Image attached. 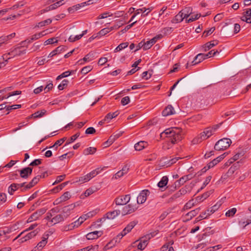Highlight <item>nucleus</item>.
Instances as JSON below:
<instances>
[{"mask_svg":"<svg viewBox=\"0 0 251 251\" xmlns=\"http://www.w3.org/2000/svg\"><path fill=\"white\" fill-rule=\"evenodd\" d=\"M164 135H166L170 138L171 142L174 144L181 140L183 134L181 128L174 127L166 129L160 134L161 137Z\"/></svg>","mask_w":251,"mask_h":251,"instance_id":"obj_1","label":"nucleus"},{"mask_svg":"<svg viewBox=\"0 0 251 251\" xmlns=\"http://www.w3.org/2000/svg\"><path fill=\"white\" fill-rule=\"evenodd\" d=\"M29 43L30 40H28L27 42L26 40L22 42L20 46L17 47L13 49H12L7 54H4L2 56V60L5 59V62H7V60L11 58L25 54L26 51V49L25 48L26 46V45L27 43Z\"/></svg>","mask_w":251,"mask_h":251,"instance_id":"obj_2","label":"nucleus"},{"mask_svg":"<svg viewBox=\"0 0 251 251\" xmlns=\"http://www.w3.org/2000/svg\"><path fill=\"white\" fill-rule=\"evenodd\" d=\"M231 144V141L229 138H223L219 140L215 144L214 149L216 151L225 150Z\"/></svg>","mask_w":251,"mask_h":251,"instance_id":"obj_3","label":"nucleus"},{"mask_svg":"<svg viewBox=\"0 0 251 251\" xmlns=\"http://www.w3.org/2000/svg\"><path fill=\"white\" fill-rule=\"evenodd\" d=\"M19 187H23V190H25L30 189L31 188V182H30L26 185H25V183H22L21 184L12 183L8 188V193L10 195H13L14 192H15Z\"/></svg>","mask_w":251,"mask_h":251,"instance_id":"obj_4","label":"nucleus"},{"mask_svg":"<svg viewBox=\"0 0 251 251\" xmlns=\"http://www.w3.org/2000/svg\"><path fill=\"white\" fill-rule=\"evenodd\" d=\"M100 172V170L99 168H97L94 170H93L90 173L87 174V175L80 177L79 178L78 180H77V182H80L81 183H83L85 182H87L89 181L91 179L96 176L97 175H98Z\"/></svg>","mask_w":251,"mask_h":251,"instance_id":"obj_5","label":"nucleus"},{"mask_svg":"<svg viewBox=\"0 0 251 251\" xmlns=\"http://www.w3.org/2000/svg\"><path fill=\"white\" fill-rule=\"evenodd\" d=\"M126 234H124L123 231L120 232L119 234H118L116 237H115L113 240H112L110 242L107 243L104 247L103 250L104 251H106L112 248L113 247L115 246L116 243H119L120 242L121 239Z\"/></svg>","mask_w":251,"mask_h":251,"instance_id":"obj_6","label":"nucleus"},{"mask_svg":"<svg viewBox=\"0 0 251 251\" xmlns=\"http://www.w3.org/2000/svg\"><path fill=\"white\" fill-rule=\"evenodd\" d=\"M137 209L136 205H133L132 204H129L124 206L122 210L121 213L122 215H126L131 214L135 212Z\"/></svg>","mask_w":251,"mask_h":251,"instance_id":"obj_7","label":"nucleus"},{"mask_svg":"<svg viewBox=\"0 0 251 251\" xmlns=\"http://www.w3.org/2000/svg\"><path fill=\"white\" fill-rule=\"evenodd\" d=\"M130 200V195H126L116 198L115 202L116 204L118 205H125Z\"/></svg>","mask_w":251,"mask_h":251,"instance_id":"obj_8","label":"nucleus"},{"mask_svg":"<svg viewBox=\"0 0 251 251\" xmlns=\"http://www.w3.org/2000/svg\"><path fill=\"white\" fill-rule=\"evenodd\" d=\"M149 194L150 191L148 190H142L137 198V203H144L146 201L147 196H148Z\"/></svg>","mask_w":251,"mask_h":251,"instance_id":"obj_9","label":"nucleus"},{"mask_svg":"<svg viewBox=\"0 0 251 251\" xmlns=\"http://www.w3.org/2000/svg\"><path fill=\"white\" fill-rule=\"evenodd\" d=\"M151 237H153V235L148 234L142 237L138 245V249L141 250H144L148 245V241Z\"/></svg>","mask_w":251,"mask_h":251,"instance_id":"obj_10","label":"nucleus"},{"mask_svg":"<svg viewBox=\"0 0 251 251\" xmlns=\"http://www.w3.org/2000/svg\"><path fill=\"white\" fill-rule=\"evenodd\" d=\"M120 213L121 211L119 210H115L112 211L108 212L106 214L105 217H104L100 219V221H104L106 218L110 220L113 219L118 215H119L120 214Z\"/></svg>","mask_w":251,"mask_h":251,"instance_id":"obj_11","label":"nucleus"},{"mask_svg":"<svg viewBox=\"0 0 251 251\" xmlns=\"http://www.w3.org/2000/svg\"><path fill=\"white\" fill-rule=\"evenodd\" d=\"M75 205L74 204H71L64 206L62 209V215L66 219L71 213L72 211L75 208Z\"/></svg>","mask_w":251,"mask_h":251,"instance_id":"obj_12","label":"nucleus"},{"mask_svg":"<svg viewBox=\"0 0 251 251\" xmlns=\"http://www.w3.org/2000/svg\"><path fill=\"white\" fill-rule=\"evenodd\" d=\"M212 130L211 127L205 128L204 130L201 133V140L206 139L213 135L214 133Z\"/></svg>","mask_w":251,"mask_h":251,"instance_id":"obj_13","label":"nucleus"},{"mask_svg":"<svg viewBox=\"0 0 251 251\" xmlns=\"http://www.w3.org/2000/svg\"><path fill=\"white\" fill-rule=\"evenodd\" d=\"M192 178L193 176L190 174L183 176L175 182V186L176 187H179L180 185H183L187 181L191 179Z\"/></svg>","mask_w":251,"mask_h":251,"instance_id":"obj_14","label":"nucleus"},{"mask_svg":"<svg viewBox=\"0 0 251 251\" xmlns=\"http://www.w3.org/2000/svg\"><path fill=\"white\" fill-rule=\"evenodd\" d=\"M25 232H26V230L21 232V234H19L17 237V238H16L15 239V240L17 239V238H18L19 237H20L21 236H22L21 238H20L19 239V241L20 243H23V242H25V241L29 240L30 239H31V232H29V233L25 234Z\"/></svg>","mask_w":251,"mask_h":251,"instance_id":"obj_15","label":"nucleus"},{"mask_svg":"<svg viewBox=\"0 0 251 251\" xmlns=\"http://www.w3.org/2000/svg\"><path fill=\"white\" fill-rule=\"evenodd\" d=\"M102 234V232L101 231H94L88 233L86 235V237L88 240H93L98 238L101 236Z\"/></svg>","mask_w":251,"mask_h":251,"instance_id":"obj_16","label":"nucleus"},{"mask_svg":"<svg viewBox=\"0 0 251 251\" xmlns=\"http://www.w3.org/2000/svg\"><path fill=\"white\" fill-rule=\"evenodd\" d=\"M226 156V153H224L223 154L217 157L216 158L213 159L212 161L209 162L207 164L208 169L213 167L217 163L220 162L222 159H223Z\"/></svg>","mask_w":251,"mask_h":251,"instance_id":"obj_17","label":"nucleus"},{"mask_svg":"<svg viewBox=\"0 0 251 251\" xmlns=\"http://www.w3.org/2000/svg\"><path fill=\"white\" fill-rule=\"evenodd\" d=\"M175 113V111L174 108L171 105H168L162 112V114L163 116H168L174 114Z\"/></svg>","mask_w":251,"mask_h":251,"instance_id":"obj_18","label":"nucleus"},{"mask_svg":"<svg viewBox=\"0 0 251 251\" xmlns=\"http://www.w3.org/2000/svg\"><path fill=\"white\" fill-rule=\"evenodd\" d=\"M205 59L204 53H199L195 56L194 60L192 62V65H195Z\"/></svg>","mask_w":251,"mask_h":251,"instance_id":"obj_19","label":"nucleus"},{"mask_svg":"<svg viewBox=\"0 0 251 251\" xmlns=\"http://www.w3.org/2000/svg\"><path fill=\"white\" fill-rule=\"evenodd\" d=\"M65 48L66 47L64 46H60L58 47L57 48L55 49V50L52 51L49 54L48 57H52L57 54L61 53L62 52L65 50Z\"/></svg>","mask_w":251,"mask_h":251,"instance_id":"obj_20","label":"nucleus"},{"mask_svg":"<svg viewBox=\"0 0 251 251\" xmlns=\"http://www.w3.org/2000/svg\"><path fill=\"white\" fill-rule=\"evenodd\" d=\"M137 222L135 221H132L130 222L126 226L123 230V233L125 234H127L129 233L132 229L136 225Z\"/></svg>","mask_w":251,"mask_h":251,"instance_id":"obj_21","label":"nucleus"},{"mask_svg":"<svg viewBox=\"0 0 251 251\" xmlns=\"http://www.w3.org/2000/svg\"><path fill=\"white\" fill-rule=\"evenodd\" d=\"M47 113V111L45 109H42L38 110L35 113L32 114V119H39L44 117Z\"/></svg>","mask_w":251,"mask_h":251,"instance_id":"obj_22","label":"nucleus"},{"mask_svg":"<svg viewBox=\"0 0 251 251\" xmlns=\"http://www.w3.org/2000/svg\"><path fill=\"white\" fill-rule=\"evenodd\" d=\"M20 176L23 178H26L28 174H31V168L26 167L21 170L20 171Z\"/></svg>","mask_w":251,"mask_h":251,"instance_id":"obj_23","label":"nucleus"},{"mask_svg":"<svg viewBox=\"0 0 251 251\" xmlns=\"http://www.w3.org/2000/svg\"><path fill=\"white\" fill-rule=\"evenodd\" d=\"M94 57V53L89 52L88 54L86 55L85 56V57L82 59L79 60L78 61V62L80 64H83L82 61H83V62H88V61H91V60L93 59Z\"/></svg>","mask_w":251,"mask_h":251,"instance_id":"obj_24","label":"nucleus"},{"mask_svg":"<svg viewBox=\"0 0 251 251\" xmlns=\"http://www.w3.org/2000/svg\"><path fill=\"white\" fill-rule=\"evenodd\" d=\"M148 146V143L145 141H140L134 145L135 150L138 151H141Z\"/></svg>","mask_w":251,"mask_h":251,"instance_id":"obj_25","label":"nucleus"},{"mask_svg":"<svg viewBox=\"0 0 251 251\" xmlns=\"http://www.w3.org/2000/svg\"><path fill=\"white\" fill-rule=\"evenodd\" d=\"M216 43H214V42L212 43V42H207L202 46V49L203 51H207L211 49L213 47L215 46L218 44L217 41H215Z\"/></svg>","mask_w":251,"mask_h":251,"instance_id":"obj_26","label":"nucleus"},{"mask_svg":"<svg viewBox=\"0 0 251 251\" xmlns=\"http://www.w3.org/2000/svg\"><path fill=\"white\" fill-rule=\"evenodd\" d=\"M65 219V218L63 215L58 214L51 218V222L53 224H56L63 221Z\"/></svg>","mask_w":251,"mask_h":251,"instance_id":"obj_27","label":"nucleus"},{"mask_svg":"<svg viewBox=\"0 0 251 251\" xmlns=\"http://www.w3.org/2000/svg\"><path fill=\"white\" fill-rule=\"evenodd\" d=\"M119 114V112L118 111H116L113 113H109L105 116L104 121H106V123H108L111 119L116 117Z\"/></svg>","mask_w":251,"mask_h":251,"instance_id":"obj_28","label":"nucleus"},{"mask_svg":"<svg viewBox=\"0 0 251 251\" xmlns=\"http://www.w3.org/2000/svg\"><path fill=\"white\" fill-rule=\"evenodd\" d=\"M46 211L45 208H42L35 212L32 214V221L37 220L40 216L45 213Z\"/></svg>","mask_w":251,"mask_h":251,"instance_id":"obj_29","label":"nucleus"},{"mask_svg":"<svg viewBox=\"0 0 251 251\" xmlns=\"http://www.w3.org/2000/svg\"><path fill=\"white\" fill-rule=\"evenodd\" d=\"M184 19L185 18L183 16L182 12H179L172 20V22L173 23H178L182 22Z\"/></svg>","mask_w":251,"mask_h":251,"instance_id":"obj_30","label":"nucleus"},{"mask_svg":"<svg viewBox=\"0 0 251 251\" xmlns=\"http://www.w3.org/2000/svg\"><path fill=\"white\" fill-rule=\"evenodd\" d=\"M168 178L166 176H164L162 177L160 181L158 183V186L161 188L165 187L168 183Z\"/></svg>","mask_w":251,"mask_h":251,"instance_id":"obj_31","label":"nucleus"},{"mask_svg":"<svg viewBox=\"0 0 251 251\" xmlns=\"http://www.w3.org/2000/svg\"><path fill=\"white\" fill-rule=\"evenodd\" d=\"M80 136V133L79 132L76 133L75 135H73L70 137V139H69L67 142H66L64 146V147L67 146V145H69L70 144L75 142V140Z\"/></svg>","mask_w":251,"mask_h":251,"instance_id":"obj_32","label":"nucleus"},{"mask_svg":"<svg viewBox=\"0 0 251 251\" xmlns=\"http://www.w3.org/2000/svg\"><path fill=\"white\" fill-rule=\"evenodd\" d=\"M97 149L94 147H89L83 151V154L85 155L93 154L96 152Z\"/></svg>","mask_w":251,"mask_h":251,"instance_id":"obj_33","label":"nucleus"},{"mask_svg":"<svg viewBox=\"0 0 251 251\" xmlns=\"http://www.w3.org/2000/svg\"><path fill=\"white\" fill-rule=\"evenodd\" d=\"M153 7H150L148 8H147L146 7H143L142 8L138 9V11L147 12L146 14L141 15V16L142 17H145L149 15V14L153 10Z\"/></svg>","mask_w":251,"mask_h":251,"instance_id":"obj_34","label":"nucleus"},{"mask_svg":"<svg viewBox=\"0 0 251 251\" xmlns=\"http://www.w3.org/2000/svg\"><path fill=\"white\" fill-rule=\"evenodd\" d=\"M153 7H150L148 8H147L146 7H143L142 8L138 9V11L147 12L146 14L141 15V16L142 17H145L149 15V14L153 10Z\"/></svg>","mask_w":251,"mask_h":251,"instance_id":"obj_35","label":"nucleus"},{"mask_svg":"<svg viewBox=\"0 0 251 251\" xmlns=\"http://www.w3.org/2000/svg\"><path fill=\"white\" fill-rule=\"evenodd\" d=\"M200 209H201L200 207H199L194 210H193L190 211L189 212H188L186 214V216H188V217H189L190 219H192L193 217H195L199 213V212L200 211Z\"/></svg>","mask_w":251,"mask_h":251,"instance_id":"obj_36","label":"nucleus"},{"mask_svg":"<svg viewBox=\"0 0 251 251\" xmlns=\"http://www.w3.org/2000/svg\"><path fill=\"white\" fill-rule=\"evenodd\" d=\"M65 0H58L52 4H51V7H50V9H52V10H54L56 9L57 8L59 7V6L63 5L65 3Z\"/></svg>","mask_w":251,"mask_h":251,"instance_id":"obj_37","label":"nucleus"},{"mask_svg":"<svg viewBox=\"0 0 251 251\" xmlns=\"http://www.w3.org/2000/svg\"><path fill=\"white\" fill-rule=\"evenodd\" d=\"M191 8L190 7H185L183 9H182L181 11H180V12H182L183 16L185 18L187 19V18L191 14V12H190Z\"/></svg>","mask_w":251,"mask_h":251,"instance_id":"obj_38","label":"nucleus"},{"mask_svg":"<svg viewBox=\"0 0 251 251\" xmlns=\"http://www.w3.org/2000/svg\"><path fill=\"white\" fill-rule=\"evenodd\" d=\"M196 201L194 199L190 200L185 205L184 208L186 209H190L192 207L196 205Z\"/></svg>","mask_w":251,"mask_h":251,"instance_id":"obj_39","label":"nucleus"},{"mask_svg":"<svg viewBox=\"0 0 251 251\" xmlns=\"http://www.w3.org/2000/svg\"><path fill=\"white\" fill-rule=\"evenodd\" d=\"M67 139V138L64 137L61 138L58 140H57L55 144L52 146L50 147V148H55V149H57V146H60L62 145Z\"/></svg>","mask_w":251,"mask_h":251,"instance_id":"obj_40","label":"nucleus"},{"mask_svg":"<svg viewBox=\"0 0 251 251\" xmlns=\"http://www.w3.org/2000/svg\"><path fill=\"white\" fill-rule=\"evenodd\" d=\"M21 91H15L14 92H10L8 94L7 96H3L1 98V100H3L5 99H7L10 97L13 96L15 95H20L21 94Z\"/></svg>","mask_w":251,"mask_h":251,"instance_id":"obj_41","label":"nucleus"},{"mask_svg":"<svg viewBox=\"0 0 251 251\" xmlns=\"http://www.w3.org/2000/svg\"><path fill=\"white\" fill-rule=\"evenodd\" d=\"M236 211H237V209L236 208H232L228 210L226 213L225 215L226 217H233L235 215Z\"/></svg>","mask_w":251,"mask_h":251,"instance_id":"obj_42","label":"nucleus"},{"mask_svg":"<svg viewBox=\"0 0 251 251\" xmlns=\"http://www.w3.org/2000/svg\"><path fill=\"white\" fill-rule=\"evenodd\" d=\"M69 83V81L67 79H64L62 80L61 83L58 86V89L59 90H62L66 87Z\"/></svg>","mask_w":251,"mask_h":251,"instance_id":"obj_43","label":"nucleus"},{"mask_svg":"<svg viewBox=\"0 0 251 251\" xmlns=\"http://www.w3.org/2000/svg\"><path fill=\"white\" fill-rule=\"evenodd\" d=\"M109 32H110V31H109V29H108V27L104 28L102 29L101 30H100L97 33V36L101 37V36H104V35H106V34H107L108 33H109Z\"/></svg>","mask_w":251,"mask_h":251,"instance_id":"obj_44","label":"nucleus"},{"mask_svg":"<svg viewBox=\"0 0 251 251\" xmlns=\"http://www.w3.org/2000/svg\"><path fill=\"white\" fill-rule=\"evenodd\" d=\"M71 197L69 192H65L62 196L60 197V200L63 201H65L69 200Z\"/></svg>","mask_w":251,"mask_h":251,"instance_id":"obj_45","label":"nucleus"},{"mask_svg":"<svg viewBox=\"0 0 251 251\" xmlns=\"http://www.w3.org/2000/svg\"><path fill=\"white\" fill-rule=\"evenodd\" d=\"M93 216V214L92 212H89L85 215H83L80 216L79 219L83 223L85 220H86L88 218L92 217Z\"/></svg>","mask_w":251,"mask_h":251,"instance_id":"obj_46","label":"nucleus"},{"mask_svg":"<svg viewBox=\"0 0 251 251\" xmlns=\"http://www.w3.org/2000/svg\"><path fill=\"white\" fill-rule=\"evenodd\" d=\"M212 212L210 211L209 208L207 209L204 212L201 214V217L203 218L204 219L207 218L210 215L212 214Z\"/></svg>","mask_w":251,"mask_h":251,"instance_id":"obj_47","label":"nucleus"},{"mask_svg":"<svg viewBox=\"0 0 251 251\" xmlns=\"http://www.w3.org/2000/svg\"><path fill=\"white\" fill-rule=\"evenodd\" d=\"M221 205V202H218L217 203H216L214 205L209 208V209L210 210V211L213 214L214 212H215L216 211H217Z\"/></svg>","mask_w":251,"mask_h":251,"instance_id":"obj_48","label":"nucleus"},{"mask_svg":"<svg viewBox=\"0 0 251 251\" xmlns=\"http://www.w3.org/2000/svg\"><path fill=\"white\" fill-rule=\"evenodd\" d=\"M219 51L218 50L215 51L214 50H211L209 52H208L207 53L205 54L204 56L206 58V59L209 58L211 57L212 56L216 55L217 54H219Z\"/></svg>","mask_w":251,"mask_h":251,"instance_id":"obj_49","label":"nucleus"},{"mask_svg":"<svg viewBox=\"0 0 251 251\" xmlns=\"http://www.w3.org/2000/svg\"><path fill=\"white\" fill-rule=\"evenodd\" d=\"M201 17L200 14H197L195 15H192L189 19H186V23H190L198 19Z\"/></svg>","mask_w":251,"mask_h":251,"instance_id":"obj_50","label":"nucleus"},{"mask_svg":"<svg viewBox=\"0 0 251 251\" xmlns=\"http://www.w3.org/2000/svg\"><path fill=\"white\" fill-rule=\"evenodd\" d=\"M47 243V241L46 240V239L44 238L41 241L38 243V244H37V246L35 248V249L37 248V249H41L43 247H44L46 245Z\"/></svg>","mask_w":251,"mask_h":251,"instance_id":"obj_51","label":"nucleus"},{"mask_svg":"<svg viewBox=\"0 0 251 251\" xmlns=\"http://www.w3.org/2000/svg\"><path fill=\"white\" fill-rule=\"evenodd\" d=\"M119 136L120 135L118 134L110 136L108 139L109 145H111L115 141V140L119 138Z\"/></svg>","mask_w":251,"mask_h":251,"instance_id":"obj_52","label":"nucleus"},{"mask_svg":"<svg viewBox=\"0 0 251 251\" xmlns=\"http://www.w3.org/2000/svg\"><path fill=\"white\" fill-rule=\"evenodd\" d=\"M57 41H58V40L56 39V38H51L48 39L44 42V45L46 46V45H48L49 44H53L55 43H57Z\"/></svg>","mask_w":251,"mask_h":251,"instance_id":"obj_53","label":"nucleus"},{"mask_svg":"<svg viewBox=\"0 0 251 251\" xmlns=\"http://www.w3.org/2000/svg\"><path fill=\"white\" fill-rule=\"evenodd\" d=\"M180 158V157H175L171 159L166 161L165 163L168 165V166L173 165L177 161H178Z\"/></svg>","mask_w":251,"mask_h":251,"instance_id":"obj_54","label":"nucleus"},{"mask_svg":"<svg viewBox=\"0 0 251 251\" xmlns=\"http://www.w3.org/2000/svg\"><path fill=\"white\" fill-rule=\"evenodd\" d=\"M212 178V176H208L205 178V180L203 183L202 186L201 188V190L203 189L211 181Z\"/></svg>","mask_w":251,"mask_h":251,"instance_id":"obj_55","label":"nucleus"},{"mask_svg":"<svg viewBox=\"0 0 251 251\" xmlns=\"http://www.w3.org/2000/svg\"><path fill=\"white\" fill-rule=\"evenodd\" d=\"M21 107V104H15V105H13L8 106H7L6 111H8V112L6 113V114H9V111H10L12 109H16L19 108Z\"/></svg>","mask_w":251,"mask_h":251,"instance_id":"obj_56","label":"nucleus"},{"mask_svg":"<svg viewBox=\"0 0 251 251\" xmlns=\"http://www.w3.org/2000/svg\"><path fill=\"white\" fill-rule=\"evenodd\" d=\"M215 29V27H212L207 30H205L203 33V36H204L205 37H207L208 35L212 34L214 32Z\"/></svg>","mask_w":251,"mask_h":251,"instance_id":"obj_57","label":"nucleus"},{"mask_svg":"<svg viewBox=\"0 0 251 251\" xmlns=\"http://www.w3.org/2000/svg\"><path fill=\"white\" fill-rule=\"evenodd\" d=\"M42 45V43L41 41H38L35 42L32 47L33 50L36 51L40 49V47Z\"/></svg>","mask_w":251,"mask_h":251,"instance_id":"obj_58","label":"nucleus"},{"mask_svg":"<svg viewBox=\"0 0 251 251\" xmlns=\"http://www.w3.org/2000/svg\"><path fill=\"white\" fill-rule=\"evenodd\" d=\"M92 70V67L91 66H87L83 67L81 70V73L82 74L85 75L89 72Z\"/></svg>","mask_w":251,"mask_h":251,"instance_id":"obj_59","label":"nucleus"},{"mask_svg":"<svg viewBox=\"0 0 251 251\" xmlns=\"http://www.w3.org/2000/svg\"><path fill=\"white\" fill-rule=\"evenodd\" d=\"M7 200L6 195L5 193H0V205L4 203Z\"/></svg>","mask_w":251,"mask_h":251,"instance_id":"obj_60","label":"nucleus"},{"mask_svg":"<svg viewBox=\"0 0 251 251\" xmlns=\"http://www.w3.org/2000/svg\"><path fill=\"white\" fill-rule=\"evenodd\" d=\"M76 71L75 70H71V71H66L65 72H63L61 74L63 78L67 77L71 75L75 74V73Z\"/></svg>","mask_w":251,"mask_h":251,"instance_id":"obj_61","label":"nucleus"},{"mask_svg":"<svg viewBox=\"0 0 251 251\" xmlns=\"http://www.w3.org/2000/svg\"><path fill=\"white\" fill-rule=\"evenodd\" d=\"M65 176H66L65 175H63L58 176L56 178V180L52 183V185H53L56 184H57V183H59L60 182H61V181H62L63 180H64V179L65 177Z\"/></svg>","mask_w":251,"mask_h":251,"instance_id":"obj_62","label":"nucleus"},{"mask_svg":"<svg viewBox=\"0 0 251 251\" xmlns=\"http://www.w3.org/2000/svg\"><path fill=\"white\" fill-rule=\"evenodd\" d=\"M53 88V84L52 83V81H49V83L47 84L46 86L45 87L44 90L45 91V93L48 92L50 90H51Z\"/></svg>","mask_w":251,"mask_h":251,"instance_id":"obj_63","label":"nucleus"},{"mask_svg":"<svg viewBox=\"0 0 251 251\" xmlns=\"http://www.w3.org/2000/svg\"><path fill=\"white\" fill-rule=\"evenodd\" d=\"M130 101V99L128 96H126L122 98L121 100V103L123 105L127 104Z\"/></svg>","mask_w":251,"mask_h":251,"instance_id":"obj_64","label":"nucleus"}]
</instances>
